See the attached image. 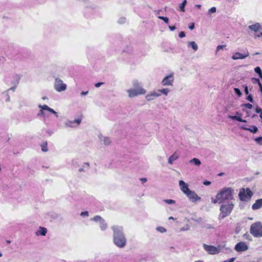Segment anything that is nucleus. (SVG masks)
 <instances>
[{
  "label": "nucleus",
  "instance_id": "obj_39",
  "mask_svg": "<svg viewBox=\"0 0 262 262\" xmlns=\"http://www.w3.org/2000/svg\"><path fill=\"white\" fill-rule=\"evenodd\" d=\"M255 112L257 113H259L260 114L262 112V110L259 107L256 106V108H255Z\"/></svg>",
  "mask_w": 262,
  "mask_h": 262
},
{
  "label": "nucleus",
  "instance_id": "obj_58",
  "mask_svg": "<svg viewBox=\"0 0 262 262\" xmlns=\"http://www.w3.org/2000/svg\"><path fill=\"white\" fill-rule=\"evenodd\" d=\"M259 89H260V91L261 93H262V86H261V88H260Z\"/></svg>",
  "mask_w": 262,
  "mask_h": 262
},
{
  "label": "nucleus",
  "instance_id": "obj_21",
  "mask_svg": "<svg viewBox=\"0 0 262 262\" xmlns=\"http://www.w3.org/2000/svg\"><path fill=\"white\" fill-rule=\"evenodd\" d=\"M159 95L157 94L156 92H153L151 93L150 94L147 95L146 96V99L148 101H150L151 100H152L154 98L159 96Z\"/></svg>",
  "mask_w": 262,
  "mask_h": 262
},
{
  "label": "nucleus",
  "instance_id": "obj_44",
  "mask_svg": "<svg viewBox=\"0 0 262 262\" xmlns=\"http://www.w3.org/2000/svg\"><path fill=\"white\" fill-rule=\"evenodd\" d=\"M160 19H162L164 20V21L166 23H168V17H159Z\"/></svg>",
  "mask_w": 262,
  "mask_h": 262
},
{
  "label": "nucleus",
  "instance_id": "obj_25",
  "mask_svg": "<svg viewBox=\"0 0 262 262\" xmlns=\"http://www.w3.org/2000/svg\"><path fill=\"white\" fill-rule=\"evenodd\" d=\"M41 150L42 151H43V152L47 151L48 150L47 142L46 141H45V142H43V143H42V144H41Z\"/></svg>",
  "mask_w": 262,
  "mask_h": 262
},
{
  "label": "nucleus",
  "instance_id": "obj_20",
  "mask_svg": "<svg viewBox=\"0 0 262 262\" xmlns=\"http://www.w3.org/2000/svg\"><path fill=\"white\" fill-rule=\"evenodd\" d=\"M47 232V230L45 227H40L39 230L36 232L37 235H41L45 236Z\"/></svg>",
  "mask_w": 262,
  "mask_h": 262
},
{
  "label": "nucleus",
  "instance_id": "obj_11",
  "mask_svg": "<svg viewBox=\"0 0 262 262\" xmlns=\"http://www.w3.org/2000/svg\"><path fill=\"white\" fill-rule=\"evenodd\" d=\"M187 197L192 202H197L201 200V198L194 191L190 190L188 193L186 194Z\"/></svg>",
  "mask_w": 262,
  "mask_h": 262
},
{
  "label": "nucleus",
  "instance_id": "obj_38",
  "mask_svg": "<svg viewBox=\"0 0 262 262\" xmlns=\"http://www.w3.org/2000/svg\"><path fill=\"white\" fill-rule=\"evenodd\" d=\"M247 99L250 102H253V97L251 95H249L247 97Z\"/></svg>",
  "mask_w": 262,
  "mask_h": 262
},
{
  "label": "nucleus",
  "instance_id": "obj_3",
  "mask_svg": "<svg viewBox=\"0 0 262 262\" xmlns=\"http://www.w3.org/2000/svg\"><path fill=\"white\" fill-rule=\"evenodd\" d=\"M133 85L135 89H129L127 91L129 97L132 98L139 95H144L146 93V90L139 86L137 81H134Z\"/></svg>",
  "mask_w": 262,
  "mask_h": 262
},
{
  "label": "nucleus",
  "instance_id": "obj_55",
  "mask_svg": "<svg viewBox=\"0 0 262 262\" xmlns=\"http://www.w3.org/2000/svg\"><path fill=\"white\" fill-rule=\"evenodd\" d=\"M195 6H196L197 8H201V6L200 5H195Z\"/></svg>",
  "mask_w": 262,
  "mask_h": 262
},
{
  "label": "nucleus",
  "instance_id": "obj_9",
  "mask_svg": "<svg viewBox=\"0 0 262 262\" xmlns=\"http://www.w3.org/2000/svg\"><path fill=\"white\" fill-rule=\"evenodd\" d=\"M174 78L172 74L166 76L162 81L163 85H171L173 82Z\"/></svg>",
  "mask_w": 262,
  "mask_h": 262
},
{
  "label": "nucleus",
  "instance_id": "obj_46",
  "mask_svg": "<svg viewBox=\"0 0 262 262\" xmlns=\"http://www.w3.org/2000/svg\"><path fill=\"white\" fill-rule=\"evenodd\" d=\"M81 216H88L89 213L88 211L82 212L80 214Z\"/></svg>",
  "mask_w": 262,
  "mask_h": 262
},
{
  "label": "nucleus",
  "instance_id": "obj_40",
  "mask_svg": "<svg viewBox=\"0 0 262 262\" xmlns=\"http://www.w3.org/2000/svg\"><path fill=\"white\" fill-rule=\"evenodd\" d=\"M104 142L105 145H107L110 143V141L109 138H105L104 139Z\"/></svg>",
  "mask_w": 262,
  "mask_h": 262
},
{
  "label": "nucleus",
  "instance_id": "obj_16",
  "mask_svg": "<svg viewBox=\"0 0 262 262\" xmlns=\"http://www.w3.org/2000/svg\"><path fill=\"white\" fill-rule=\"evenodd\" d=\"M261 207H262V199L257 200L252 206L253 210H257Z\"/></svg>",
  "mask_w": 262,
  "mask_h": 262
},
{
  "label": "nucleus",
  "instance_id": "obj_32",
  "mask_svg": "<svg viewBox=\"0 0 262 262\" xmlns=\"http://www.w3.org/2000/svg\"><path fill=\"white\" fill-rule=\"evenodd\" d=\"M164 202L168 204H174L176 202L174 200H171V199H166L164 200Z\"/></svg>",
  "mask_w": 262,
  "mask_h": 262
},
{
  "label": "nucleus",
  "instance_id": "obj_51",
  "mask_svg": "<svg viewBox=\"0 0 262 262\" xmlns=\"http://www.w3.org/2000/svg\"><path fill=\"white\" fill-rule=\"evenodd\" d=\"M169 28L170 29V30L171 31H173L176 29V27L174 26H169Z\"/></svg>",
  "mask_w": 262,
  "mask_h": 262
},
{
  "label": "nucleus",
  "instance_id": "obj_50",
  "mask_svg": "<svg viewBox=\"0 0 262 262\" xmlns=\"http://www.w3.org/2000/svg\"><path fill=\"white\" fill-rule=\"evenodd\" d=\"M140 181L143 183H145L147 181V179L145 178H142L140 179Z\"/></svg>",
  "mask_w": 262,
  "mask_h": 262
},
{
  "label": "nucleus",
  "instance_id": "obj_48",
  "mask_svg": "<svg viewBox=\"0 0 262 262\" xmlns=\"http://www.w3.org/2000/svg\"><path fill=\"white\" fill-rule=\"evenodd\" d=\"M203 184L204 185H209L211 184L210 182L209 181H205L204 182H203Z\"/></svg>",
  "mask_w": 262,
  "mask_h": 262
},
{
  "label": "nucleus",
  "instance_id": "obj_59",
  "mask_svg": "<svg viewBox=\"0 0 262 262\" xmlns=\"http://www.w3.org/2000/svg\"><path fill=\"white\" fill-rule=\"evenodd\" d=\"M223 173H221L219 174V176H222Z\"/></svg>",
  "mask_w": 262,
  "mask_h": 262
},
{
  "label": "nucleus",
  "instance_id": "obj_19",
  "mask_svg": "<svg viewBox=\"0 0 262 262\" xmlns=\"http://www.w3.org/2000/svg\"><path fill=\"white\" fill-rule=\"evenodd\" d=\"M179 155L176 153L174 152L173 154H172L171 156H170V157L168 159V163L170 164H172L174 161L176 160L179 158Z\"/></svg>",
  "mask_w": 262,
  "mask_h": 262
},
{
  "label": "nucleus",
  "instance_id": "obj_45",
  "mask_svg": "<svg viewBox=\"0 0 262 262\" xmlns=\"http://www.w3.org/2000/svg\"><path fill=\"white\" fill-rule=\"evenodd\" d=\"M48 111H49L50 112L54 114H55V115H57V112H55L53 109L49 107V109L48 110Z\"/></svg>",
  "mask_w": 262,
  "mask_h": 262
},
{
  "label": "nucleus",
  "instance_id": "obj_10",
  "mask_svg": "<svg viewBox=\"0 0 262 262\" xmlns=\"http://www.w3.org/2000/svg\"><path fill=\"white\" fill-rule=\"evenodd\" d=\"M248 247L244 242L238 243L235 246V249L237 252L245 251L248 249Z\"/></svg>",
  "mask_w": 262,
  "mask_h": 262
},
{
  "label": "nucleus",
  "instance_id": "obj_2",
  "mask_svg": "<svg viewBox=\"0 0 262 262\" xmlns=\"http://www.w3.org/2000/svg\"><path fill=\"white\" fill-rule=\"evenodd\" d=\"M114 231V242L119 247H124L126 245V239L122 233V229L118 226L112 227Z\"/></svg>",
  "mask_w": 262,
  "mask_h": 262
},
{
  "label": "nucleus",
  "instance_id": "obj_52",
  "mask_svg": "<svg viewBox=\"0 0 262 262\" xmlns=\"http://www.w3.org/2000/svg\"><path fill=\"white\" fill-rule=\"evenodd\" d=\"M103 83L102 82H98L95 84V86L98 88Z\"/></svg>",
  "mask_w": 262,
  "mask_h": 262
},
{
  "label": "nucleus",
  "instance_id": "obj_22",
  "mask_svg": "<svg viewBox=\"0 0 262 262\" xmlns=\"http://www.w3.org/2000/svg\"><path fill=\"white\" fill-rule=\"evenodd\" d=\"M82 115H81L78 118L76 119H75L73 121H70V123L71 124H73L74 123H76L77 124V125H78L81 123V120H82Z\"/></svg>",
  "mask_w": 262,
  "mask_h": 262
},
{
  "label": "nucleus",
  "instance_id": "obj_60",
  "mask_svg": "<svg viewBox=\"0 0 262 262\" xmlns=\"http://www.w3.org/2000/svg\"><path fill=\"white\" fill-rule=\"evenodd\" d=\"M7 242L8 243H10V241H7Z\"/></svg>",
  "mask_w": 262,
  "mask_h": 262
},
{
  "label": "nucleus",
  "instance_id": "obj_12",
  "mask_svg": "<svg viewBox=\"0 0 262 262\" xmlns=\"http://www.w3.org/2000/svg\"><path fill=\"white\" fill-rule=\"evenodd\" d=\"M249 54L248 51L247 53L243 54L239 52H236L234 53L232 57V58L234 60L244 59L249 56Z\"/></svg>",
  "mask_w": 262,
  "mask_h": 262
},
{
  "label": "nucleus",
  "instance_id": "obj_57",
  "mask_svg": "<svg viewBox=\"0 0 262 262\" xmlns=\"http://www.w3.org/2000/svg\"><path fill=\"white\" fill-rule=\"evenodd\" d=\"M169 220H174V218L172 216H170L169 217Z\"/></svg>",
  "mask_w": 262,
  "mask_h": 262
},
{
  "label": "nucleus",
  "instance_id": "obj_18",
  "mask_svg": "<svg viewBox=\"0 0 262 262\" xmlns=\"http://www.w3.org/2000/svg\"><path fill=\"white\" fill-rule=\"evenodd\" d=\"M187 3V0H183L182 3H180L179 5L177 10L181 12H185V7Z\"/></svg>",
  "mask_w": 262,
  "mask_h": 262
},
{
  "label": "nucleus",
  "instance_id": "obj_7",
  "mask_svg": "<svg viewBox=\"0 0 262 262\" xmlns=\"http://www.w3.org/2000/svg\"><path fill=\"white\" fill-rule=\"evenodd\" d=\"M54 87L57 91L61 92L65 90L67 86L61 79L57 78L55 79Z\"/></svg>",
  "mask_w": 262,
  "mask_h": 262
},
{
  "label": "nucleus",
  "instance_id": "obj_33",
  "mask_svg": "<svg viewBox=\"0 0 262 262\" xmlns=\"http://www.w3.org/2000/svg\"><path fill=\"white\" fill-rule=\"evenodd\" d=\"M159 91L164 95H167L169 91L167 89H163L159 90Z\"/></svg>",
  "mask_w": 262,
  "mask_h": 262
},
{
  "label": "nucleus",
  "instance_id": "obj_31",
  "mask_svg": "<svg viewBox=\"0 0 262 262\" xmlns=\"http://www.w3.org/2000/svg\"><path fill=\"white\" fill-rule=\"evenodd\" d=\"M92 220L94 221L100 222L102 221L103 219L100 216L96 215L94 216Z\"/></svg>",
  "mask_w": 262,
  "mask_h": 262
},
{
  "label": "nucleus",
  "instance_id": "obj_56",
  "mask_svg": "<svg viewBox=\"0 0 262 262\" xmlns=\"http://www.w3.org/2000/svg\"><path fill=\"white\" fill-rule=\"evenodd\" d=\"M259 117L262 119V112L260 113Z\"/></svg>",
  "mask_w": 262,
  "mask_h": 262
},
{
  "label": "nucleus",
  "instance_id": "obj_54",
  "mask_svg": "<svg viewBox=\"0 0 262 262\" xmlns=\"http://www.w3.org/2000/svg\"><path fill=\"white\" fill-rule=\"evenodd\" d=\"M257 84H258V86H259V88H261L262 84L261 83L260 81H259Z\"/></svg>",
  "mask_w": 262,
  "mask_h": 262
},
{
  "label": "nucleus",
  "instance_id": "obj_42",
  "mask_svg": "<svg viewBox=\"0 0 262 262\" xmlns=\"http://www.w3.org/2000/svg\"><path fill=\"white\" fill-rule=\"evenodd\" d=\"M179 36L180 37V38H183L185 36V33L184 32H181L179 34Z\"/></svg>",
  "mask_w": 262,
  "mask_h": 262
},
{
  "label": "nucleus",
  "instance_id": "obj_30",
  "mask_svg": "<svg viewBox=\"0 0 262 262\" xmlns=\"http://www.w3.org/2000/svg\"><path fill=\"white\" fill-rule=\"evenodd\" d=\"M257 144L262 145V137H259L254 139Z\"/></svg>",
  "mask_w": 262,
  "mask_h": 262
},
{
  "label": "nucleus",
  "instance_id": "obj_37",
  "mask_svg": "<svg viewBox=\"0 0 262 262\" xmlns=\"http://www.w3.org/2000/svg\"><path fill=\"white\" fill-rule=\"evenodd\" d=\"M157 229L161 232H164L166 231V229L162 227H159L157 228Z\"/></svg>",
  "mask_w": 262,
  "mask_h": 262
},
{
  "label": "nucleus",
  "instance_id": "obj_53",
  "mask_svg": "<svg viewBox=\"0 0 262 262\" xmlns=\"http://www.w3.org/2000/svg\"><path fill=\"white\" fill-rule=\"evenodd\" d=\"M88 92H82L81 93V95H86V94H88Z\"/></svg>",
  "mask_w": 262,
  "mask_h": 262
},
{
  "label": "nucleus",
  "instance_id": "obj_4",
  "mask_svg": "<svg viewBox=\"0 0 262 262\" xmlns=\"http://www.w3.org/2000/svg\"><path fill=\"white\" fill-rule=\"evenodd\" d=\"M250 233L256 237H262V224L260 222L253 223L250 228Z\"/></svg>",
  "mask_w": 262,
  "mask_h": 262
},
{
  "label": "nucleus",
  "instance_id": "obj_27",
  "mask_svg": "<svg viewBox=\"0 0 262 262\" xmlns=\"http://www.w3.org/2000/svg\"><path fill=\"white\" fill-rule=\"evenodd\" d=\"M189 46L191 48L195 51L198 50V47L196 43L194 41H190L189 42Z\"/></svg>",
  "mask_w": 262,
  "mask_h": 262
},
{
  "label": "nucleus",
  "instance_id": "obj_8",
  "mask_svg": "<svg viewBox=\"0 0 262 262\" xmlns=\"http://www.w3.org/2000/svg\"><path fill=\"white\" fill-rule=\"evenodd\" d=\"M203 247L204 249L208 252V253L210 254H215L219 252V250L218 249L214 246L211 245H207L206 244L203 245Z\"/></svg>",
  "mask_w": 262,
  "mask_h": 262
},
{
  "label": "nucleus",
  "instance_id": "obj_34",
  "mask_svg": "<svg viewBox=\"0 0 262 262\" xmlns=\"http://www.w3.org/2000/svg\"><path fill=\"white\" fill-rule=\"evenodd\" d=\"M234 91H235V93L238 96H241V95H242V93L240 91V90L238 88H234Z\"/></svg>",
  "mask_w": 262,
  "mask_h": 262
},
{
  "label": "nucleus",
  "instance_id": "obj_61",
  "mask_svg": "<svg viewBox=\"0 0 262 262\" xmlns=\"http://www.w3.org/2000/svg\"><path fill=\"white\" fill-rule=\"evenodd\" d=\"M244 236H248V235H247L246 234H244Z\"/></svg>",
  "mask_w": 262,
  "mask_h": 262
},
{
  "label": "nucleus",
  "instance_id": "obj_15",
  "mask_svg": "<svg viewBox=\"0 0 262 262\" xmlns=\"http://www.w3.org/2000/svg\"><path fill=\"white\" fill-rule=\"evenodd\" d=\"M236 114L237 116H229V118L232 119V120H237L239 122H246V121L245 120L241 118L242 114L238 112H236Z\"/></svg>",
  "mask_w": 262,
  "mask_h": 262
},
{
  "label": "nucleus",
  "instance_id": "obj_13",
  "mask_svg": "<svg viewBox=\"0 0 262 262\" xmlns=\"http://www.w3.org/2000/svg\"><path fill=\"white\" fill-rule=\"evenodd\" d=\"M179 185L181 188V190L185 194H187L190 190L189 189L188 185L183 181L180 180L179 181Z\"/></svg>",
  "mask_w": 262,
  "mask_h": 262
},
{
  "label": "nucleus",
  "instance_id": "obj_41",
  "mask_svg": "<svg viewBox=\"0 0 262 262\" xmlns=\"http://www.w3.org/2000/svg\"><path fill=\"white\" fill-rule=\"evenodd\" d=\"M226 46L219 45L216 48V52H218L220 49H223Z\"/></svg>",
  "mask_w": 262,
  "mask_h": 262
},
{
  "label": "nucleus",
  "instance_id": "obj_26",
  "mask_svg": "<svg viewBox=\"0 0 262 262\" xmlns=\"http://www.w3.org/2000/svg\"><path fill=\"white\" fill-rule=\"evenodd\" d=\"M107 224L105 222V221L103 220L102 221L100 222V227L102 230H104L107 228Z\"/></svg>",
  "mask_w": 262,
  "mask_h": 262
},
{
  "label": "nucleus",
  "instance_id": "obj_17",
  "mask_svg": "<svg viewBox=\"0 0 262 262\" xmlns=\"http://www.w3.org/2000/svg\"><path fill=\"white\" fill-rule=\"evenodd\" d=\"M241 128L244 130L250 131L252 133H255L258 131L257 127L255 125L252 126L250 128H248L246 127L245 125H243Z\"/></svg>",
  "mask_w": 262,
  "mask_h": 262
},
{
  "label": "nucleus",
  "instance_id": "obj_1",
  "mask_svg": "<svg viewBox=\"0 0 262 262\" xmlns=\"http://www.w3.org/2000/svg\"><path fill=\"white\" fill-rule=\"evenodd\" d=\"M233 189L231 188L225 187L221 190L216 195V198L212 201L214 204L216 203H223L226 200H229L233 199Z\"/></svg>",
  "mask_w": 262,
  "mask_h": 262
},
{
  "label": "nucleus",
  "instance_id": "obj_23",
  "mask_svg": "<svg viewBox=\"0 0 262 262\" xmlns=\"http://www.w3.org/2000/svg\"><path fill=\"white\" fill-rule=\"evenodd\" d=\"M189 162L190 163H193L194 164V165H197V166H199L200 164H201V161L199 159H197V158H193L192 159H191Z\"/></svg>",
  "mask_w": 262,
  "mask_h": 262
},
{
  "label": "nucleus",
  "instance_id": "obj_28",
  "mask_svg": "<svg viewBox=\"0 0 262 262\" xmlns=\"http://www.w3.org/2000/svg\"><path fill=\"white\" fill-rule=\"evenodd\" d=\"M216 11V8L215 7H213L209 9L207 12V15H210L212 14L215 13Z\"/></svg>",
  "mask_w": 262,
  "mask_h": 262
},
{
  "label": "nucleus",
  "instance_id": "obj_29",
  "mask_svg": "<svg viewBox=\"0 0 262 262\" xmlns=\"http://www.w3.org/2000/svg\"><path fill=\"white\" fill-rule=\"evenodd\" d=\"M255 72L257 73L259 77L262 78V71L259 67H257L254 69Z\"/></svg>",
  "mask_w": 262,
  "mask_h": 262
},
{
  "label": "nucleus",
  "instance_id": "obj_24",
  "mask_svg": "<svg viewBox=\"0 0 262 262\" xmlns=\"http://www.w3.org/2000/svg\"><path fill=\"white\" fill-rule=\"evenodd\" d=\"M39 107L41 108V110L40 111V113L38 114V115L42 114L43 110L48 111V110L49 109V107L46 104H44L42 105H39Z\"/></svg>",
  "mask_w": 262,
  "mask_h": 262
},
{
  "label": "nucleus",
  "instance_id": "obj_35",
  "mask_svg": "<svg viewBox=\"0 0 262 262\" xmlns=\"http://www.w3.org/2000/svg\"><path fill=\"white\" fill-rule=\"evenodd\" d=\"M243 106H244L245 107H246V108H248V109H251L252 108V105L250 103H245V104H244L243 105Z\"/></svg>",
  "mask_w": 262,
  "mask_h": 262
},
{
  "label": "nucleus",
  "instance_id": "obj_14",
  "mask_svg": "<svg viewBox=\"0 0 262 262\" xmlns=\"http://www.w3.org/2000/svg\"><path fill=\"white\" fill-rule=\"evenodd\" d=\"M249 29L255 32L260 31L262 29L259 23H256L255 24L250 25L248 27Z\"/></svg>",
  "mask_w": 262,
  "mask_h": 262
},
{
  "label": "nucleus",
  "instance_id": "obj_6",
  "mask_svg": "<svg viewBox=\"0 0 262 262\" xmlns=\"http://www.w3.org/2000/svg\"><path fill=\"white\" fill-rule=\"evenodd\" d=\"M253 193L249 188H247L246 190L242 188L240 190L238 195L241 200L245 201L250 199Z\"/></svg>",
  "mask_w": 262,
  "mask_h": 262
},
{
  "label": "nucleus",
  "instance_id": "obj_49",
  "mask_svg": "<svg viewBox=\"0 0 262 262\" xmlns=\"http://www.w3.org/2000/svg\"><path fill=\"white\" fill-rule=\"evenodd\" d=\"M245 93L246 95H248L249 93L248 89L247 86H246L245 88Z\"/></svg>",
  "mask_w": 262,
  "mask_h": 262
},
{
  "label": "nucleus",
  "instance_id": "obj_62",
  "mask_svg": "<svg viewBox=\"0 0 262 262\" xmlns=\"http://www.w3.org/2000/svg\"><path fill=\"white\" fill-rule=\"evenodd\" d=\"M2 255V254L0 253V257H1Z\"/></svg>",
  "mask_w": 262,
  "mask_h": 262
},
{
  "label": "nucleus",
  "instance_id": "obj_5",
  "mask_svg": "<svg viewBox=\"0 0 262 262\" xmlns=\"http://www.w3.org/2000/svg\"><path fill=\"white\" fill-rule=\"evenodd\" d=\"M233 207V205L232 203L221 205L220 207L221 213L220 217L222 219H224L228 216L231 213Z\"/></svg>",
  "mask_w": 262,
  "mask_h": 262
},
{
  "label": "nucleus",
  "instance_id": "obj_47",
  "mask_svg": "<svg viewBox=\"0 0 262 262\" xmlns=\"http://www.w3.org/2000/svg\"><path fill=\"white\" fill-rule=\"evenodd\" d=\"M254 37L255 38L262 37V31H261L259 34H255Z\"/></svg>",
  "mask_w": 262,
  "mask_h": 262
},
{
  "label": "nucleus",
  "instance_id": "obj_36",
  "mask_svg": "<svg viewBox=\"0 0 262 262\" xmlns=\"http://www.w3.org/2000/svg\"><path fill=\"white\" fill-rule=\"evenodd\" d=\"M251 81L253 83H258L260 81L259 79L256 78H252Z\"/></svg>",
  "mask_w": 262,
  "mask_h": 262
},
{
  "label": "nucleus",
  "instance_id": "obj_43",
  "mask_svg": "<svg viewBox=\"0 0 262 262\" xmlns=\"http://www.w3.org/2000/svg\"><path fill=\"white\" fill-rule=\"evenodd\" d=\"M194 28V24L193 23H191L190 24L189 26V28L190 29V30H193Z\"/></svg>",
  "mask_w": 262,
  "mask_h": 262
}]
</instances>
